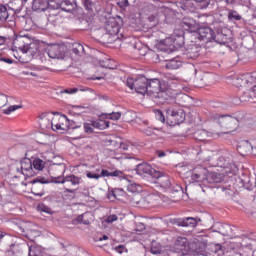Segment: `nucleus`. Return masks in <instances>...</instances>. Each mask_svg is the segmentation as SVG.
I'll return each mask as SVG.
<instances>
[{
	"mask_svg": "<svg viewBox=\"0 0 256 256\" xmlns=\"http://www.w3.org/2000/svg\"><path fill=\"white\" fill-rule=\"evenodd\" d=\"M196 35L199 41L204 43H218L219 45H225L227 43V36L222 33L215 34V31L210 27H200L196 30Z\"/></svg>",
	"mask_w": 256,
	"mask_h": 256,
	"instance_id": "f257e3e1",
	"label": "nucleus"
},
{
	"mask_svg": "<svg viewBox=\"0 0 256 256\" xmlns=\"http://www.w3.org/2000/svg\"><path fill=\"white\" fill-rule=\"evenodd\" d=\"M212 119L226 131L225 133H233L239 127V120L231 115L214 114Z\"/></svg>",
	"mask_w": 256,
	"mask_h": 256,
	"instance_id": "f03ea898",
	"label": "nucleus"
},
{
	"mask_svg": "<svg viewBox=\"0 0 256 256\" xmlns=\"http://www.w3.org/2000/svg\"><path fill=\"white\" fill-rule=\"evenodd\" d=\"M159 176L154 177V179H158V183L162 189L166 193H183V187L181 185L176 184L173 179L162 171H159Z\"/></svg>",
	"mask_w": 256,
	"mask_h": 256,
	"instance_id": "7ed1b4c3",
	"label": "nucleus"
},
{
	"mask_svg": "<svg viewBox=\"0 0 256 256\" xmlns=\"http://www.w3.org/2000/svg\"><path fill=\"white\" fill-rule=\"evenodd\" d=\"M191 251L189 240L186 237L179 236L174 242L173 247L168 251V256L187 255Z\"/></svg>",
	"mask_w": 256,
	"mask_h": 256,
	"instance_id": "20e7f679",
	"label": "nucleus"
},
{
	"mask_svg": "<svg viewBox=\"0 0 256 256\" xmlns=\"http://www.w3.org/2000/svg\"><path fill=\"white\" fill-rule=\"evenodd\" d=\"M165 89H163V83L157 78L148 79V97L151 99H159L163 97Z\"/></svg>",
	"mask_w": 256,
	"mask_h": 256,
	"instance_id": "39448f33",
	"label": "nucleus"
},
{
	"mask_svg": "<svg viewBox=\"0 0 256 256\" xmlns=\"http://www.w3.org/2000/svg\"><path fill=\"white\" fill-rule=\"evenodd\" d=\"M13 47L23 53H31V55L35 53V51H32L35 44H30L29 38L26 36H16V38L13 40Z\"/></svg>",
	"mask_w": 256,
	"mask_h": 256,
	"instance_id": "423d86ee",
	"label": "nucleus"
},
{
	"mask_svg": "<svg viewBox=\"0 0 256 256\" xmlns=\"http://www.w3.org/2000/svg\"><path fill=\"white\" fill-rule=\"evenodd\" d=\"M135 172L136 175H139L140 177H152L153 179L160 175L159 170H155L151 164L147 162L138 164L135 168Z\"/></svg>",
	"mask_w": 256,
	"mask_h": 256,
	"instance_id": "0eeeda50",
	"label": "nucleus"
},
{
	"mask_svg": "<svg viewBox=\"0 0 256 256\" xmlns=\"http://www.w3.org/2000/svg\"><path fill=\"white\" fill-rule=\"evenodd\" d=\"M122 26L123 20L121 19V17L110 18L105 25L107 35H111V37L119 35V31L121 30Z\"/></svg>",
	"mask_w": 256,
	"mask_h": 256,
	"instance_id": "6e6552de",
	"label": "nucleus"
},
{
	"mask_svg": "<svg viewBox=\"0 0 256 256\" xmlns=\"http://www.w3.org/2000/svg\"><path fill=\"white\" fill-rule=\"evenodd\" d=\"M18 173L24 175V177H34L37 172L33 170V160L29 158H23L20 161V168H17Z\"/></svg>",
	"mask_w": 256,
	"mask_h": 256,
	"instance_id": "1a4fd4ad",
	"label": "nucleus"
},
{
	"mask_svg": "<svg viewBox=\"0 0 256 256\" xmlns=\"http://www.w3.org/2000/svg\"><path fill=\"white\" fill-rule=\"evenodd\" d=\"M134 90L136 93L139 95H147L149 96V79L145 76H138L135 79V84H134Z\"/></svg>",
	"mask_w": 256,
	"mask_h": 256,
	"instance_id": "9d476101",
	"label": "nucleus"
},
{
	"mask_svg": "<svg viewBox=\"0 0 256 256\" xmlns=\"http://www.w3.org/2000/svg\"><path fill=\"white\" fill-rule=\"evenodd\" d=\"M201 55V46L195 42L188 44L187 48L183 52V59L195 60Z\"/></svg>",
	"mask_w": 256,
	"mask_h": 256,
	"instance_id": "9b49d317",
	"label": "nucleus"
},
{
	"mask_svg": "<svg viewBox=\"0 0 256 256\" xmlns=\"http://www.w3.org/2000/svg\"><path fill=\"white\" fill-rule=\"evenodd\" d=\"M192 181H207L209 179V170L205 167L198 165L191 172Z\"/></svg>",
	"mask_w": 256,
	"mask_h": 256,
	"instance_id": "f8f14e48",
	"label": "nucleus"
},
{
	"mask_svg": "<svg viewBox=\"0 0 256 256\" xmlns=\"http://www.w3.org/2000/svg\"><path fill=\"white\" fill-rule=\"evenodd\" d=\"M168 119L173 125H181L185 121V111L183 109L167 110Z\"/></svg>",
	"mask_w": 256,
	"mask_h": 256,
	"instance_id": "ddd939ff",
	"label": "nucleus"
},
{
	"mask_svg": "<svg viewBox=\"0 0 256 256\" xmlns=\"http://www.w3.org/2000/svg\"><path fill=\"white\" fill-rule=\"evenodd\" d=\"M65 48L59 44L51 45L48 48V57L50 59H63L65 57Z\"/></svg>",
	"mask_w": 256,
	"mask_h": 256,
	"instance_id": "4468645a",
	"label": "nucleus"
},
{
	"mask_svg": "<svg viewBox=\"0 0 256 256\" xmlns=\"http://www.w3.org/2000/svg\"><path fill=\"white\" fill-rule=\"evenodd\" d=\"M42 187V185H48V183H51V181L45 177H37L32 181V193L33 195H35L36 197H43V195H45V191L41 190L40 192H37V187Z\"/></svg>",
	"mask_w": 256,
	"mask_h": 256,
	"instance_id": "2eb2a0df",
	"label": "nucleus"
},
{
	"mask_svg": "<svg viewBox=\"0 0 256 256\" xmlns=\"http://www.w3.org/2000/svg\"><path fill=\"white\" fill-rule=\"evenodd\" d=\"M243 85H253V83H256V72L245 74L242 79ZM250 90V93L255 98L256 97V84L253 85V87Z\"/></svg>",
	"mask_w": 256,
	"mask_h": 256,
	"instance_id": "dca6fc26",
	"label": "nucleus"
},
{
	"mask_svg": "<svg viewBox=\"0 0 256 256\" xmlns=\"http://www.w3.org/2000/svg\"><path fill=\"white\" fill-rule=\"evenodd\" d=\"M181 26L184 31H188L189 33H197V22L193 18H184L181 22Z\"/></svg>",
	"mask_w": 256,
	"mask_h": 256,
	"instance_id": "f3484780",
	"label": "nucleus"
},
{
	"mask_svg": "<svg viewBox=\"0 0 256 256\" xmlns=\"http://www.w3.org/2000/svg\"><path fill=\"white\" fill-rule=\"evenodd\" d=\"M256 240H252L250 243L242 246V252L236 254V256H255Z\"/></svg>",
	"mask_w": 256,
	"mask_h": 256,
	"instance_id": "a211bd4d",
	"label": "nucleus"
},
{
	"mask_svg": "<svg viewBox=\"0 0 256 256\" xmlns=\"http://www.w3.org/2000/svg\"><path fill=\"white\" fill-rule=\"evenodd\" d=\"M237 151L242 157H246L253 153V145H251L249 141L244 140L237 146Z\"/></svg>",
	"mask_w": 256,
	"mask_h": 256,
	"instance_id": "6ab92c4d",
	"label": "nucleus"
},
{
	"mask_svg": "<svg viewBox=\"0 0 256 256\" xmlns=\"http://www.w3.org/2000/svg\"><path fill=\"white\" fill-rule=\"evenodd\" d=\"M47 9H49L48 0H33L32 11H35L36 13H43V11H47Z\"/></svg>",
	"mask_w": 256,
	"mask_h": 256,
	"instance_id": "aec40b11",
	"label": "nucleus"
},
{
	"mask_svg": "<svg viewBox=\"0 0 256 256\" xmlns=\"http://www.w3.org/2000/svg\"><path fill=\"white\" fill-rule=\"evenodd\" d=\"M60 9L65 11V13H73V11L77 9V2H75V0H62Z\"/></svg>",
	"mask_w": 256,
	"mask_h": 256,
	"instance_id": "412c9836",
	"label": "nucleus"
},
{
	"mask_svg": "<svg viewBox=\"0 0 256 256\" xmlns=\"http://www.w3.org/2000/svg\"><path fill=\"white\" fill-rule=\"evenodd\" d=\"M199 221H201L199 218H193V217H186L183 219H180L178 221L179 227H197Z\"/></svg>",
	"mask_w": 256,
	"mask_h": 256,
	"instance_id": "4be33fe9",
	"label": "nucleus"
},
{
	"mask_svg": "<svg viewBox=\"0 0 256 256\" xmlns=\"http://www.w3.org/2000/svg\"><path fill=\"white\" fill-rule=\"evenodd\" d=\"M159 25V14H151L149 15L144 23L145 29H153Z\"/></svg>",
	"mask_w": 256,
	"mask_h": 256,
	"instance_id": "5701e85b",
	"label": "nucleus"
},
{
	"mask_svg": "<svg viewBox=\"0 0 256 256\" xmlns=\"http://www.w3.org/2000/svg\"><path fill=\"white\" fill-rule=\"evenodd\" d=\"M39 125L42 131H49V129H51V115L50 114L40 115Z\"/></svg>",
	"mask_w": 256,
	"mask_h": 256,
	"instance_id": "b1692460",
	"label": "nucleus"
},
{
	"mask_svg": "<svg viewBox=\"0 0 256 256\" xmlns=\"http://www.w3.org/2000/svg\"><path fill=\"white\" fill-rule=\"evenodd\" d=\"M99 177H118L120 179H127V175L123 173V171L115 170L113 172H109L108 170L102 169Z\"/></svg>",
	"mask_w": 256,
	"mask_h": 256,
	"instance_id": "393cba45",
	"label": "nucleus"
},
{
	"mask_svg": "<svg viewBox=\"0 0 256 256\" xmlns=\"http://www.w3.org/2000/svg\"><path fill=\"white\" fill-rule=\"evenodd\" d=\"M214 133L208 132L205 129H200L194 132L193 137L196 141H207L208 137H213Z\"/></svg>",
	"mask_w": 256,
	"mask_h": 256,
	"instance_id": "a878e982",
	"label": "nucleus"
},
{
	"mask_svg": "<svg viewBox=\"0 0 256 256\" xmlns=\"http://www.w3.org/2000/svg\"><path fill=\"white\" fill-rule=\"evenodd\" d=\"M82 5L88 13H95L97 11V0H81Z\"/></svg>",
	"mask_w": 256,
	"mask_h": 256,
	"instance_id": "bb28decb",
	"label": "nucleus"
},
{
	"mask_svg": "<svg viewBox=\"0 0 256 256\" xmlns=\"http://www.w3.org/2000/svg\"><path fill=\"white\" fill-rule=\"evenodd\" d=\"M94 123V129H98L99 131H105V129H109V125L111 122L109 120H103V119H98V120H92Z\"/></svg>",
	"mask_w": 256,
	"mask_h": 256,
	"instance_id": "cd10ccee",
	"label": "nucleus"
},
{
	"mask_svg": "<svg viewBox=\"0 0 256 256\" xmlns=\"http://www.w3.org/2000/svg\"><path fill=\"white\" fill-rule=\"evenodd\" d=\"M212 251L217 256H231L229 254V250H227L225 247L221 246V244L214 245V248L212 249Z\"/></svg>",
	"mask_w": 256,
	"mask_h": 256,
	"instance_id": "c85d7f7f",
	"label": "nucleus"
},
{
	"mask_svg": "<svg viewBox=\"0 0 256 256\" xmlns=\"http://www.w3.org/2000/svg\"><path fill=\"white\" fill-rule=\"evenodd\" d=\"M126 181H128L127 191H129L130 193H139V192H141V185L129 180L127 175H126Z\"/></svg>",
	"mask_w": 256,
	"mask_h": 256,
	"instance_id": "c756f323",
	"label": "nucleus"
},
{
	"mask_svg": "<svg viewBox=\"0 0 256 256\" xmlns=\"http://www.w3.org/2000/svg\"><path fill=\"white\" fill-rule=\"evenodd\" d=\"M33 171H43L45 169V162L41 158H35L32 161Z\"/></svg>",
	"mask_w": 256,
	"mask_h": 256,
	"instance_id": "7c9ffc66",
	"label": "nucleus"
},
{
	"mask_svg": "<svg viewBox=\"0 0 256 256\" xmlns=\"http://www.w3.org/2000/svg\"><path fill=\"white\" fill-rule=\"evenodd\" d=\"M28 255L29 256H43V250L41 247L36 245H28Z\"/></svg>",
	"mask_w": 256,
	"mask_h": 256,
	"instance_id": "2f4dec72",
	"label": "nucleus"
},
{
	"mask_svg": "<svg viewBox=\"0 0 256 256\" xmlns=\"http://www.w3.org/2000/svg\"><path fill=\"white\" fill-rule=\"evenodd\" d=\"M65 183H71L73 187L81 184V177L75 176L74 174L65 176Z\"/></svg>",
	"mask_w": 256,
	"mask_h": 256,
	"instance_id": "473e14b6",
	"label": "nucleus"
},
{
	"mask_svg": "<svg viewBox=\"0 0 256 256\" xmlns=\"http://www.w3.org/2000/svg\"><path fill=\"white\" fill-rule=\"evenodd\" d=\"M182 65L181 60L171 59L166 63V69L173 71L175 69H179Z\"/></svg>",
	"mask_w": 256,
	"mask_h": 256,
	"instance_id": "72a5a7b5",
	"label": "nucleus"
},
{
	"mask_svg": "<svg viewBox=\"0 0 256 256\" xmlns=\"http://www.w3.org/2000/svg\"><path fill=\"white\" fill-rule=\"evenodd\" d=\"M102 119H110L111 121H119L121 112L104 113L100 116Z\"/></svg>",
	"mask_w": 256,
	"mask_h": 256,
	"instance_id": "f704fd0d",
	"label": "nucleus"
},
{
	"mask_svg": "<svg viewBox=\"0 0 256 256\" xmlns=\"http://www.w3.org/2000/svg\"><path fill=\"white\" fill-rule=\"evenodd\" d=\"M68 121L69 118H67L65 115L59 116V125L58 131H68Z\"/></svg>",
	"mask_w": 256,
	"mask_h": 256,
	"instance_id": "c9c22d12",
	"label": "nucleus"
},
{
	"mask_svg": "<svg viewBox=\"0 0 256 256\" xmlns=\"http://www.w3.org/2000/svg\"><path fill=\"white\" fill-rule=\"evenodd\" d=\"M83 127H84V133H86L87 135H91L95 133V125L93 123V120H88L87 122H85L83 124Z\"/></svg>",
	"mask_w": 256,
	"mask_h": 256,
	"instance_id": "e433bc0d",
	"label": "nucleus"
},
{
	"mask_svg": "<svg viewBox=\"0 0 256 256\" xmlns=\"http://www.w3.org/2000/svg\"><path fill=\"white\" fill-rule=\"evenodd\" d=\"M7 19H9V11L7 10V6L0 4V22L5 23Z\"/></svg>",
	"mask_w": 256,
	"mask_h": 256,
	"instance_id": "4c0bfd02",
	"label": "nucleus"
},
{
	"mask_svg": "<svg viewBox=\"0 0 256 256\" xmlns=\"http://www.w3.org/2000/svg\"><path fill=\"white\" fill-rule=\"evenodd\" d=\"M253 94H251L250 90L245 91L241 96H240V101L241 103H249V101L253 100Z\"/></svg>",
	"mask_w": 256,
	"mask_h": 256,
	"instance_id": "58836bf2",
	"label": "nucleus"
},
{
	"mask_svg": "<svg viewBox=\"0 0 256 256\" xmlns=\"http://www.w3.org/2000/svg\"><path fill=\"white\" fill-rule=\"evenodd\" d=\"M240 181L242 182V186L245 187V189H251V187H253V183H251V178L247 175H243Z\"/></svg>",
	"mask_w": 256,
	"mask_h": 256,
	"instance_id": "ea45409f",
	"label": "nucleus"
},
{
	"mask_svg": "<svg viewBox=\"0 0 256 256\" xmlns=\"http://www.w3.org/2000/svg\"><path fill=\"white\" fill-rule=\"evenodd\" d=\"M59 117L60 116H54V117L50 118V121H51L50 129H52V131H59V127H61L59 125Z\"/></svg>",
	"mask_w": 256,
	"mask_h": 256,
	"instance_id": "a19ab883",
	"label": "nucleus"
},
{
	"mask_svg": "<svg viewBox=\"0 0 256 256\" xmlns=\"http://www.w3.org/2000/svg\"><path fill=\"white\" fill-rule=\"evenodd\" d=\"M17 109H23V105H12L6 109L2 110L4 115H11L13 111H17Z\"/></svg>",
	"mask_w": 256,
	"mask_h": 256,
	"instance_id": "79ce46f5",
	"label": "nucleus"
},
{
	"mask_svg": "<svg viewBox=\"0 0 256 256\" xmlns=\"http://www.w3.org/2000/svg\"><path fill=\"white\" fill-rule=\"evenodd\" d=\"M228 19L229 21H241L242 17L237 11L230 10L228 13Z\"/></svg>",
	"mask_w": 256,
	"mask_h": 256,
	"instance_id": "37998d69",
	"label": "nucleus"
},
{
	"mask_svg": "<svg viewBox=\"0 0 256 256\" xmlns=\"http://www.w3.org/2000/svg\"><path fill=\"white\" fill-rule=\"evenodd\" d=\"M174 44L178 45V47H183V45H185V37L183 36V32H181L177 38H174Z\"/></svg>",
	"mask_w": 256,
	"mask_h": 256,
	"instance_id": "c03bdc74",
	"label": "nucleus"
},
{
	"mask_svg": "<svg viewBox=\"0 0 256 256\" xmlns=\"http://www.w3.org/2000/svg\"><path fill=\"white\" fill-rule=\"evenodd\" d=\"M49 21L54 23V25H59L61 23V14H50Z\"/></svg>",
	"mask_w": 256,
	"mask_h": 256,
	"instance_id": "a18cd8bd",
	"label": "nucleus"
},
{
	"mask_svg": "<svg viewBox=\"0 0 256 256\" xmlns=\"http://www.w3.org/2000/svg\"><path fill=\"white\" fill-rule=\"evenodd\" d=\"M83 51H85V48L83 47V45H81V44H74L73 45L72 52L75 55H81V53H83Z\"/></svg>",
	"mask_w": 256,
	"mask_h": 256,
	"instance_id": "49530a36",
	"label": "nucleus"
},
{
	"mask_svg": "<svg viewBox=\"0 0 256 256\" xmlns=\"http://www.w3.org/2000/svg\"><path fill=\"white\" fill-rule=\"evenodd\" d=\"M195 3H198V6L200 9H207L209 7V4L211 3V0H193Z\"/></svg>",
	"mask_w": 256,
	"mask_h": 256,
	"instance_id": "de8ad7c7",
	"label": "nucleus"
},
{
	"mask_svg": "<svg viewBox=\"0 0 256 256\" xmlns=\"http://www.w3.org/2000/svg\"><path fill=\"white\" fill-rule=\"evenodd\" d=\"M81 122H75L74 120L68 119V131L69 129H80Z\"/></svg>",
	"mask_w": 256,
	"mask_h": 256,
	"instance_id": "09e8293b",
	"label": "nucleus"
},
{
	"mask_svg": "<svg viewBox=\"0 0 256 256\" xmlns=\"http://www.w3.org/2000/svg\"><path fill=\"white\" fill-rule=\"evenodd\" d=\"M221 167H224V169H227V167H230L231 168V171L230 173H232V175H237L238 171H239V168L236 167L235 164H223L221 165Z\"/></svg>",
	"mask_w": 256,
	"mask_h": 256,
	"instance_id": "8fccbe9b",
	"label": "nucleus"
},
{
	"mask_svg": "<svg viewBox=\"0 0 256 256\" xmlns=\"http://www.w3.org/2000/svg\"><path fill=\"white\" fill-rule=\"evenodd\" d=\"M125 85L127 87H129V89H131V91H133V89H135V79L127 78L125 81Z\"/></svg>",
	"mask_w": 256,
	"mask_h": 256,
	"instance_id": "3c124183",
	"label": "nucleus"
},
{
	"mask_svg": "<svg viewBox=\"0 0 256 256\" xmlns=\"http://www.w3.org/2000/svg\"><path fill=\"white\" fill-rule=\"evenodd\" d=\"M51 183H55L56 185L65 183V176H58L56 178H52Z\"/></svg>",
	"mask_w": 256,
	"mask_h": 256,
	"instance_id": "603ef678",
	"label": "nucleus"
},
{
	"mask_svg": "<svg viewBox=\"0 0 256 256\" xmlns=\"http://www.w3.org/2000/svg\"><path fill=\"white\" fill-rule=\"evenodd\" d=\"M156 119L160 121L161 123H165V115H163V112L160 110H157L156 113Z\"/></svg>",
	"mask_w": 256,
	"mask_h": 256,
	"instance_id": "864d4df0",
	"label": "nucleus"
},
{
	"mask_svg": "<svg viewBox=\"0 0 256 256\" xmlns=\"http://www.w3.org/2000/svg\"><path fill=\"white\" fill-rule=\"evenodd\" d=\"M223 177L224 176L222 174H217V173L212 174L214 183H221V181H223Z\"/></svg>",
	"mask_w": 256,
	"mask_h": 256,
	"instance_id": "5fc2aeb1",
	"label": "nucleus"
},
{
	"mask_svg": "<svg viewBox=\"0 0 256 256\" xmlns=\"http://www.w3.org/2000/svg\"><path fill=\"white\" fill-rule=\"evenodd\" d=\"M86 177H88V179H100L99 173L97 172H86Z\"/></svg>",
	"mask_w": 256,
	"mask_h": 256,
	"instance_id": "6e6d98bb",
	"label": "nucleus"
},
{
	"mask_svg": "<svg viewBox=\"0 0 256 256\" xmlns=\"http://www.w3.org/2000/svg\"><path fill=\"white\" fill-rule=\"evenodd\" d=\"M117 219H119V217H117V215L111 214L107 217L106 221H107V223H115V221H117Z\"/></svg>",
	"mask_w": 256,
	"mask_h": 256,
	"instance_id": "4d7b16f0",
	"label": "nucleus"
},
{
	"mask_svg": "<svg viewBox=\"0 0 256 256\" xmlns=\"http://www.w3.org/2000/svg\"><path fill=\"white\" fill-rule=\"evenodd\" d=\"M39 209L42 213H47L48 215H51V208H49L48 206L41 205Z\"/></svg>",
	"mask_w": 256,
	"mask_h": 256,
	"instance_id": "13d9d810",
	"label": "nucleus"
},
{
	"mask_svg": "<svg viewBox=\"0 0 256 256\" xmlns=\"http://www.w3.org/2000/svg\"><path fill=\"white\" fill-rule=\"evenodd\" d=\"M115 251H117L120 255H123V253H127V248H125L123 245H119L115 248Z\"/></svg>",
	"mask_w": 256,
	"mask_h": 256,
	"instance_id": "bf43d9fd",
	"label": "nucleus"
},
{
	"mask_svg": "<svg viewBox=\"0 0 256 256\" xmlns=\"http://www.w3.org/2000/svg\"><path fill=\"white\" fill-rule=\"evenodd\" d=\"M144 133L145 135H147L148 137H151V135H153L155 133V129L148 127L146 129H144Z\"/></svg>",
	"mask_w": 256,
	"mask_h": 256,
	"instance_id": "052dcab7",
	"label": "nucleus"
},
{
	"mask_svg": "<svg viewBox=\"0 0 256 256\" xmlns=\"http://www.w3.org/2000/svg\"><path fill=\"white\" fill-rule=\"evenodd\" d=\"M79 89L77 88H68L62 91V93H68L69 95H73V93H77Z\"/></svg>",
	"mask_w": 256,
	"mask_h": 256,
	"instance_id": "680f3d73",
	"label": "nucleus"
},
{
	"mask_svg": "<svg viewBox=\"0 0 256 256\" xmlns=\"http://www.w3.org/2000/svg\"><path fill=\"white\" fill-rule=\"evenodd\" d=\"M156 155L161 159L163 157H166L167 154L163 150H156Z\"/></svg>",
	"mask_w": 256,
	"mask_h": 256,
	"instance_id": "e2e57ef3",
	"label": "nucleus"
},
{
	"mask_svg": "<svg viewBox=\"0 0 256 256\" xmlns=\"http://www.w3.org/2000/svg\"><path fill=\"white\" fill-rule=\"evenodd\" d=\"M0 61L7 63L8 65H13V59L11 58H0Z\"/></svg>",
	"mask_w": 256,
	"mask_h": 256,
	"instance_id": "0e129e2a",
	"label": "nucleus"
},
{
	"mask_svg": "<svg viewBox=\"0 0 256 256\" xmlns=\"http://www.w3.org/2000/svg\"><path fill=\"white\" fill-rule=\"evenodd\" d=\"M150 251L152 255H159V253H161V249L155 247H152Z\"/></svg>",
	"mask_w": 256,
	"mask_h": 256,
	"instance_id": "69168bd1",
	"label": "nucleus"
},
{
	"mask_svg": "<svg viewBox=\"0 0 256 256\" xmlns=\"http://www.w3.org/2000/svg\"><path fill=\"white\" fill-rule=\"evenodd\" d=\"M0 99L2 101H4L3 107H5V105H7V103H9V100H7V95H5V94H1Z\"/></svg>",
	"mask_w": 256,
	"mask_h": 256,
	"instance_id": "338daca9",
	"label": "nucleus"
},
{
	"mask_svg": "<svg viewBox=\"0 0 256 256\" xmlns=\"http://www.w3.org/2000/svg\"><path fill=\"white\" fill-rule=\"evenodd\" d=\"M76 220L78 221V223H83V214L78 215Z\"/></svg>",
	"mask_w": 256,
	"mask_h": 256,
	"instance_id": "774afa93",
	"label": "nucleus"
}]
</instances>
